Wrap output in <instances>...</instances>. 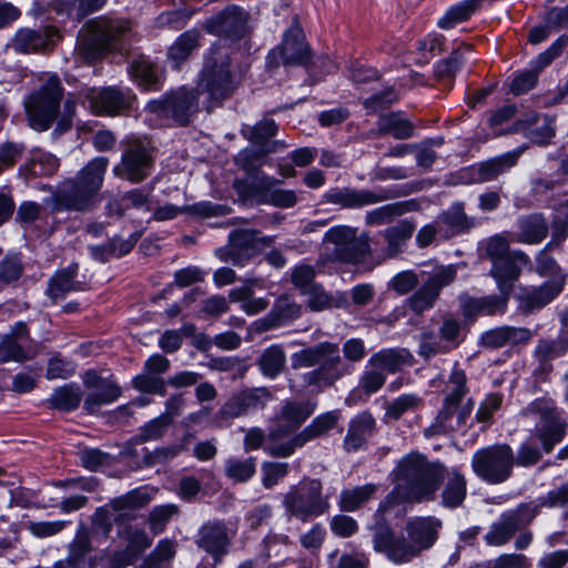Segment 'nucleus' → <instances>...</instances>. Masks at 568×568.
I'll return each mask as SVG.
<instances>
[{
  "instance_id": "nucleus-1",
  "label": "nucleus",
  "mask_w": 568,
  "mask_h": 568,
  "mask_svg": "<svg viewBox=\"0 0 568 568\" xmlns=\"http://www.w3.org/2000/svg\"><path fill=\"white\" fill-rule=\"evenodd\" d=\"M343 355L338 344L322 342L305 347L291 356L293 369L315 367L303 375L305 385L318 389L332 387L344 376L351 375L354 367L351 363L361 362L366 355L365 344L361 338H351L343 344Z\"/></svg>"
},
{
  "instance_id": "nucleus-2",
  "label": "nucleus",
  "mask_w": 568,
  "mask_h": 568,
  "mask_svg": "<svg viewBox=\"0 0 568 568\" xmlns=\"http://www.w3.org/2000/svg\"><path fill=\"white\" fill-rule=\"evenodd\" d=\"M394 477L395 487L381 504L377 510L381 514L399 501L433 500L445 477V467L440 463L428 462L418 453H412L398 462Z\"/></svg>"
},
{
  "instance_id": "nucleus-3",
  "label": "nucleus",
  "mask_w": 568,
  "mask_h": 568,
  "mask_svg": "<svg viewBox=\"0 0 568 568\" xmlns=\"http://www.w3.org/2000/svg\"><path fill=\"white\" fill-rule=\"evenodd\" d=\"M132 32L130 21L121 18L100 17L87 22L80 30L74 55L91 63L111 51L121 49Z\"/></svg>"
},
{
  "instance_id": "nucleus-4",
  "label": "nucleus",
  "mask_w": 568,
  "mask_h": 568,
  "mask_svg": "<svg viewBox=\"0 0 568 568\" xmlns=\"http://www.w3.org/2000/svg\"><path fill=\"white\" fill-rule=\"evenodd\" d=\"M240 83L232 69L230 49L215 43L205 58L201 72V85L215 101L229 99Z\"/></svg>"
},
{
  "instance_id": "nucleus-5",
  "label": "nucleus",
  "mask_w": 568,
  "mask_h": 568,
  "mask_svg": "<svg viewBox=\"0 0 568 568\" xmlns=\"http://www.w3.org/2000/svg\"><path fill=\"white\" fill-rule=\"evenodd\" d=\"M283 506L290 517L308 523L328 513L329 500L320 480L304 478L284 494Z\"/></svg>"
},
{
  "instance_id": "nucleus-6",
  "label": "nucleus",
  "mask_w": 568,
  "mask_h": 568,
  "mask_svg": "<svg viewBox=\"0 0 568 568\" xmlns=\"http://www.w3.org/2000/svg\"><path fill=\"white\" fill-rule=\"evenodd\" d=\"M63 88L58 77H50L24 101L29 124L37 131L48 130L57 119Z\"/></svg>"
},
{
  "instance_id": "nucleus-7",
  "label": "nucleus",
  "mask_w": 568,
  "mask_h": 568,
  "mask_svg": "<svg viewBox=\"0 0 568 568\" xmlns=\"http://www.w3.org/2000/svg\"><path fill=\"white\" fill-rule=\"evenodd\" d=\"M523 414L535 420V436L541 442L546 453L560 443L566 434L567 424L551 398H537Z\"/></svg>"
},
{
  "instance_id": "nucleus-8",
  "label": "nucleus",
  "mask_w": 568,
  "mask_h": 568,
  "mask_svg": "<svg viewBox=\"0 0 568 568\" xmlns=\"http://www.w3.org/2000/svg\"><path fill=\"white\" fill-rule=\"evenodd\" d=\"M199 111L197 93L193 89L179 88L145 105L150 116L172 121L176 125H186Z\"/></svg>"
},
{
  "instance_id": "nucleus-9",
  "label": "nucleus",
  "mask_w": 568,
  "mask_h": 568,
  "mask_svg": "<svg viewBox=\"0 0 568 568\" xmlns=\"http://www.w3.org/2000/svg\"><path fill=\"white\" fill-rule=\"evenodd\" d=\"M515 455L507 444H496L478 449L471 457V469L481 480L497 485L513 474Z\"/></svg>"
},
{
  "instance_id": "nucleus-10",
  "label": "nucleus",
  "mask_w": 568,
  "mask_h": 568,
  "mask_svg": "<svg viewBox=\"0 0 568 568\" xmlns=\"http://www.w3.org/2000/svg\"><path fill=\"white\" fill-rule=\"evenodd\" d=\"M101 182L102 180H70L59 190L51 192L43 202L52 205L55 211H89L98 202Z\"/></svg>"
},
{
  "instance_id": "nucleus-11",
  "label": "nucleus",
  "mask_w": 568,
  "mask_h": 568,
  "mask_svg": "<svg viewBox=\"0 0 568 568\" xmlns=\"http://www.w3.org/2000/svg\"><path fill=\"white\" fill-rule=\"evenodd\" d=\"M324 242L332 244V255L345 263H358L368 254L369 245L366 235L357 236L356 230L349 226H336L328 230Z\"/></svg>"
},
{
  "instance_id": "nucleus-12",
  "label": "nucleus",
  "mask_w": 568,
  "mask_h": 568,
  "mask_svg": "<svg viewBox=\"0 0 568 568\" xmlns=\"http://www.w3.org/2000/svg\"><path fill=\"white\" fill-rule=\"evenodd\" d=\"M371 530L374 550L384 554L392 562L406 564L419 556V547L414 546L404 536L395 535L388 525L377 523Z\"/></svg>"
},
{
  "instance_id": "nucleus-13",
  "label": "nucleus",
  "mask_w": 568,
  "mask_h": 568,
  "mask_svg": "<svg viewBox=\"0 0 568 568\" xmlns=\"http://www.w3.org/2000/svg\"><path fill=\"white\" fill-rule=\"evenodd\" d=\"M250 13L237 6H229L216 16L207 19L204 29L221 40L236 42L250 32Z\"/></svg>"
},
{
  "instance_id": "nucleus-14",
  "label": "nucleus",
  "mask_w": 568,
  "mask_h": 568,
  "mask_svg": "<svg viewBox=\"0 0 568 568\" xmlns=\"http://www.w3.org/2000/svg\"><path fill=\"white\" fill-rule=\"evenodd\" d=\"M234 186L244 200L255 203L280 207H291L296 203L293 191L283 190L268 180H235Z\"/></svg>"
},
{
  "instance_id": "nucleus-15",
  "label": "nucleus",
  "mask_w": 568,
  "mask_h": 568,
  "mask_svg": "<svg viewBox=\"0 0 568 568\" xmlns=\"http://www.w3.org/2000/svg\"><path fill=\"white\" fill-rule=\"evenodd\" d=\"M315 410V404L287 399L275 414L267 437L276 442L297 429Z\"/></svg>"
},
{
  "instance_id": "nucleus-16",
  "label": "nucleus",
  "mask_w": 568,
  "mask_h": 568,
  "mask_svg": "<svg viewBox=\"0 0 568 568\" xmlns=\"http://www.w3.org/2000/svg\"><path fill=\"white\" fill-rule=\"evenodd\" d=\"M273 398L266 387L245 388L233 394L220 408L217 415L224 420L239 418L263 409Z\"/></svg>"
},
{
  "instance_id": "nucleus-17",
  "label": "nucleus",
  "mask_w": 568,
  "mask_h": 568,
  "mask_svg": "<svg viewBox=\"0 0 568 568\" xmlns=\"http://www.w3.org/2000/svg\"><path fill=\"white\" fill-rule=\"evenodd\" d=\"M413 187L387 189V190H351L337 189L326 194L328 202L339 204L344 207H362L365 205L382 202L388 199L405 196L414 192Z\"/></svg>"
},
{
  "instance_id": "nucleus-18",
  "label": "nucleus",
  "mask_w": 568,
  "mask_h": 568,
  "mask_svg": "<svg viewBox=\"0 0 568 568\" xmlns=\"http://www.w3.org/2000/svg\"><path fill=\"white\" fill-rule=\"evenodd\" d=\"M456 278V267L448 265L438 268L427 281L408 298L410 310L420 314L434 306L440 291Z\"/></svg>"
},
{
  "instance_id": "nucleus-19",
  "label": "nucleus",
  "mask_w": 568,
  "mask_h": 568,
  "mask_svg": "<svg viewBox=\"0 0 568 568\" xmlns=\"http://www.w3.org/2000/svg\"><path fill=\"white\" fill-rule=\"evenodd\" d=\"M310 58V48L305 42L302 28L294 23L284 33L282 43L268 54L272 64H304Z\"/></svg>"
},
{
  "instance_id": "nucleus-20",
  "label": "nucleus",
  "mask_w": 568,
  "mask_h": 568,
  "mask_svg": "<svg viewBox=\"0 0 568 568\" xmlns=\"http://www.w3.org/2000/svg\"><path fill=\"white\" fill-rule=\"evenodd\" d=\"M474 403L469 399L464 405L446 404L435 417L434 423L424 429L426 437L446 435L462 429L470 416Z\"/></svg>"
},
{
  "instance_id": "nucleus-21",
  "label": "nucleus",
  "mask_w": 568,
  "mask_h": 568,
  "mask_svg": "<svg viewBox=\"0 0 568 568\" xmlns=\"http://www.w3.org/2000/svg\"><path fill=\"white\" fill-rule=\"evenodd\" d=\"M87 98L91 110L98 115L120 114L131 106L133 100V97L129 93H124L114 87L89 89Z\"/></svg>"
},
{
  "instance_id": "nucleus-22",
  "label": "nucleus",
  "mask_w": 568,
  "mask_h": 568,
  "mask_svg": "<svg viewBox=\"0 0 568 568\" xmlns=\"http://www.w3.org/2000/svg\"><path fill=\"white\" fill-rule=\"evenodd\" d=\"M257 233L252 230H239L230 234V242L226 247H220L215 255L222 262H231L236 266H242L248 261L257 250Z\"/></svg>"
},
{
  "instance_id": "nucleus-23",
  "label": "nucleus",
  "mask_w": 568,
  "mask_h": 568,
  "mask_svg": "<svg viewBox=\"0 0 568 568\" xmlns=\"http://www.w3.org/2000/svg\"><path fill=\"white\" fill-rule=\"evenodd\" d=\"M196 546L212 556L215 564L221 562L227 554L231 537L222 521H207L199 529L195 537Z\"/></svg>"
},
{
  "instance_id": "nucleus-24",
  "label": "nucleus",
  "mask_w": 568,
  "mask_h": 568,
  "mask_svg": "<svg viewBox=\"0 0 568 568\" xmlns=\"http://www.w3.org/2000/svg\"><path fill=\"white\" fill-rule=\"evenodd\" d=\"M153 159L150 149L140 140H130L122 154L121 165L114 169L115 174H129L132 178H145L151 173Z\"/></svg>"
},
{
  "instance_id": "nucleus-25",
  "label": "nucleus",
  "mask_w": 568,
  "mask_h": 568,
  "mask_svg": "<svg viewBox=\"0 0 568 568\" xmlns=\"http://www.w3.org/2000/svg\"><path fill=\"white\" fill-rule=\"evenodd\" d=\"M530 263L529 256L523 251H513L508 256L491 264L490 275L495 278L499 292L509 295L521 268Z\"/></svg>"
},
{
  "instance_id": "nucleus-26",
  "label": "nucleus",
  "mask_w": 568,
  "mask_h": 568,
  "mask_svg": "<svg viewBox=\"0 0 568 568\" xmlns=\"http://www.w3.org/2000/svg\"><path fill=\"white\" fill-rule=\"evenodd\" d=\"M302 314V307L287 295L280 296L272 310L263 318L255 322L258 332L287 325L297 320Z\"/></svg>"
},
{
  "instance_id": "nucleus-27",
  "label": "nucleus",
  "mask_w": 568,
  "mask_h": 568,
  "mask_svg": "<svg viewBox=\"0 0 568 568\" xmlns=\"http://www.w3.org/2000/svg\"><path fill=\"white\" fill-rule=\"evenodd\" d=\"M91 550L90 534L84 525H81L69 546L67 559L58 561L54 568H93Z\"/></svg>"
},
{
  "instance_id": "nucleus-28",
  "label": "nucleus",
  "mask_w": 568,
  "mask_h": 568,
  "mask_svg": "<svg viewBox=\"0 0 568 568\" xmlns=\"http://www.w3.org/2000/svg\"><path fill=\"white\" fill-rule=\"evenodd\" d=\"M376 422L368 412H362L353 417L348 424L347 434L343 446L347 453L357 452L363 448L367 439L374 434Z\"/></svg>"
},
{
  "instance_id": "nucleus-29",
  "label": "nucleus",
  "mask_w": 568,
  "mask_h": 568,
  "mask_svg": "<svg viewBox=\"0 0 568 568\" xmlns=\"http://www.w3.org/2000/svg\"><path fill=\"white\" fill-rule=\"evenodd\" d=\"M29 339L28 328L19 322L12 329V335L6 336L0 342V363L8 361L24 362L32 357L30 348L24 342Z\"/></svg>"
},
{
  "instance_id": "nucleus-30",
  "label": "nucleus",
  "mask_w": 568,
  "mask_h": 568,
  "mask_svg": "<svg viewBox=\"0 0 568 568\" xmlns=\"http://www.w3.org/2000/svg\"><path fill=\"white\" fill-rule=\"evenodd\" d=\"M565 280V275H560L539 287L521 288L519 300L523 301L529 310L544 307L562 291Z\"/></svg>"
},
{
  "instance_id": "nucleus-31",
  "label": "nucleus",
  "mask_w": 568,
  "mask_h": 568,
  "mask_svg": "<svg viewBox=\"0 0 568 568\" xmlns=\"http://www.w3.org/2000/svg\"><path fill=\"white\" fill-rule=\"evenodd\" d=\"M440 521L430 517H417L408 520L405 530L414 546L419 547V554L433 546L437 539Z\"/></svg>"
},
{
  "instance_id": "nucleus-32",
  "label": "nucleus",
  "mask_w": 568,
  "mask_h": 568,
  "mask_svg": "<svg viewBox=\"0 0 568 568\" xmlns=\"http://www.w3.org/2000/svg\"><path fill=\"white\" fill-rule=\"evenodd\" d=\"M517 226L519 232L514 241L523 244H539L548 234L547 221L540 213L520 216L517 220Z\"/></svg>"
},
{
  "instance_id": "nucleus-33",
  "label": "nucleus",
  "mask_w": 568,
  "mask_h": 568,
  "mask_svg": "<svg viewBox=\"0 0 568 568\" xmlns=\"http://www.w3.org/2000/svg\"><path fill=\"white\" fill-rule=\"evenodd\" d=\"M412 361L413 356L407 349L386 348L373 354L368 359V366H376L386 375L410 366Z\"/></svg>"
},
{
  "instance_id": "nucleus-34",
  "label": "nucleus",
  "mask_w": 568,
  "mask_h": 568,
  "mask_svg": "<svg viewBox=\"0 0 568 568\" xmlns=\"http://www.w3.org/2000/svg\"><path fill=\"white\" fill-rule=\"evenodd\" d=\"M78 264H71L65 268L59 270L50 278L47 293L52 300L64 297L69 292H79L84 290L83 283L77 281Z\"/></svg>"
},
{
  "instance_id": "nucleus-35",
  "label": "nucleus",
  "mask_w": 568,
  "mask_h": 568,
  "mask_svg": "<svg viewBox=\"0 0 568 568\" xmlns=\"http://www.w3.org/2000/svg\"><path fill=\"white\" fill-rule=\"evenodd\" d=\"M52 33V29H21L16 33L11 47L14 51L21 53L44 50L50 42Z\"/></svg>"
},
{
  "instance_id": "nucleus-36",
  "label": "nucleus",
  "mask_w": 568,
  "mask_h": 568,
  "mask_svg": "<svg viewBox=\"0 0 568 568\" xmlns=\"http://www.w3.org/2000/svg\"><path fill=\"white\" fill-rule=\"evenodd\" d=\"M386 382V375L376 366H365V369L358 378L357 386L351 392V400H366L373 394L377 393Z\"/></svg>"
},
{
  "instance_id": "nucleus-37",
  "label": "nucleus",
  "mask_w": 568,
  "mask_h": 568,
  "mask_svg": "<svg viewBox=\"0 0 568 568\" xmlns=\"http://www.w3.org/2000/svg\"><path fill=\"white\" fill-rule=\"evenodd\" d=\"M467 494L465 476L457 469L447 473L446 483L442 491V504L448 508L460 506Z\"/></svg>"
},
{
  "instance_id": "nucleus-38",
  "label": "nucleus",
  "mask_w": 568,
  "mask_h": 568,
  "mask_svg": "<svg viewBox=\"0 0 568 568\" xmlns=\"http://www.w3.org/2000/svg\"><path fill=\"white\" fill-rule=\"evenodd\" d=\"M201 33L197 30H187L183 32L174 43L169 48L168 59L174 68H179L199 47Z\"/></svg>"
},
{
  "instance_id": "nucleus-39",
  "label": "nucleus",
  "mask_w": 568,
  "mask_h": 568,
  "mask_svg": "<svg viewBox=\"0 0 568 568\" xmlns=\"http://www.w3.org/2000/svg\"><path fill=\"white\" fill-rule=\"evenodd\" d=\"M121 387L113 382L106 381L102 383L95 390L87 395L84 399V408L91 413H97L101 406L115 402L121 396Z\"/></svg>"
},
{
  "instance_id": "nucleus-40",
  "label": "nucleus",
  "mask_w": 568,
  "mask_h": 568,
  "mask_svg": "<svg viewBox=\"0 0 568 568\" xmlns=\"http://www.w3.org/2000/svg\"><path fill=\"white\" fill-rule=\"evenodd\" d=\"M415 224L408 220H402L396 225L387 227L382 232L387 242V253L390 256L402 252L403 246L413 235Z\"/></svg>"
},
{
  "instance_id": "nucleus-41",
  "label": "nucleus",
  "mask_w": 568,
  "mask_h": 568,
  "mask_svg": "<svg viewBox=\"0 0 568 568\" xmlns=\"http://www.w3.org/2000/svg\"><path fill=\"white\" fill-rule=\"evenodd\" d=\"M517 531L508 516L503 513L499 518L489 526L487 532L484 535V540L488 546L501 547L508 544Z\"/></svg>"
},
{
  "instance_id": "nucleus-42",
  "label": "nucleus",
  "mask_w": 568,
  "mask_h": 568,
  "mask_svg": "<svg viewBox=\"0 0 568 568\" xmlns=\"http://www.w3.org/2000/svg\"><path fill=\"white\" fill-rule=\"evenodd\" d=\"M378 134H392L395 139L403 140L413 136V124L399 113L382 115L377 122Z\"/></svg>"
},
{
  "instance_id": "nucleus-43",
  "label": "nucleus",
  "mask_w": 568,
  "mask_h": 568,
  "mask_svg": "<svg viewBox=\"0 0 568 568\" xmlns=\"http://www.w3.org/2000/svg\"><path fill=\"white\" fill-rule=\"evenodd\" d=\"M413 210H415V203L412 201L387 204L367 212L366 223L372 225L387 224L395 217Z\"/></svg>"
},
{
  "instance_id": "nucleus-44",
  "label": "nucleus",
  "mask_w": 568,
  "mask_h": 568,
  "mask_svg": "<svg viewBox=\"0 0 568 568\" xmlns=\"http://www.w3.org/2000/svg\"><path fill=\"white\" fill-rule=\"evenodd\" d=\"M130 75L144 89H151L158 82V69L146 57H139L131 62Z\"/></svg>"
},
{
  "instance_id": "nucleus-45",
  "label": "nucleus",
  "mask_w": 568,
  "mask_h": 568,
  "mask_svg": "<svg viewBox=\"0 0 568 568\" xmlns=\"http://www.w3.org/2000/svg\"><path fill=\"white\" fill-rule=\"evenodd\" d=\"M481 0H465L457 3L446 11L439 19L438 27L442 29H452L457 23L464 22L479 8Z\"/></svg>"
},
{
  "instance_id": "nucleus-46",
  "label": "nucleus",
  "mask_w": 568,
  "mask_h": 568,
  "mask_svg": "<svg viewBox=\"0 0 568 568\" xmlns=\"http://www.w3.org/2000/svg\"><path fill=\"white\" fill-rule=\"evenodd\" d=\"M286 355L281 345H272L260 357L258 365L262 373L271 378L276 377L284 368Z\"/></svg>"
},
{
  "instance_id": "nucleus-47",
  "label": "nucleus",
  "mask_w": 568,
  "mask_h": 568,
  "mask_svg": "<svg viewBox=\"0 0 568 568\" xmlns=\"http://www.w3.org/2000/svg\"><path fill=\"white\" fill-rule=\"evenodd\" d=\"M375 491L376 486L373 484L343 490L339 497V507L344 511H355L368 501Z\"/></svg>"
},
{
  "instance_id": "nucleus-48",
  "label": "nucleus",
  "mask_w": 568,
  "mask_h": 568,
  "mask_svg": "<svg viewBox=\"0 0 568 568\" xmlns=\"http://www.w3.org/2000/svg\"><path fill=\"white\" fill-rule=\"evenodd\" d=\"M82 398L80 387L74 384H68L57 388L50 397L52 407L70 412L78 408Z\"/></svg>"
},
{
  "instance_id": "nucleus-49",
  "label": "nucleus",
  "mask_w": 568,
  "mask_h": 568,
  "mask_svg": "<svg viewBox=\"0 0 568 568\" xmlns=\"http://www.w3.org/2000/svg\"><path fill=\"white\" fill-rule=\"evenodd\" d=\"M338 418L339 415L337 412H327L322 414L314 418L312 423L300 433V435L306 444L333 429L336 426Z\"/></svg>"
},
{
  "instance_id": "nucleus-50",
  "label": "nucleus",
  "mask_w": 568,
  "mask_h": 568,
  "mask_svg": "<svg viewBox=\"0 0 568 568\" xmlns=\"http://www.w3.org/2000/svg\"><path fill=\"white\" fill-rule=\"evenodd\" d=\"M568 351V336L559 335L555 339H540L534 351L535 357L545 363L562 356Z\"/></svg>"
},
{
  "instance_id": "nucleus-51",
  "label": "nucleus",
  "mask_w": 568,
  "mask_h": 568,
  "mask_svg": "<svg viewBox=\"0 0 568 568\" xmlns=\"http://www.w3.org/2000/svg\"><path fill=\"white\" fill-rule=\"evenodd\" d=\"M467 377L464 371L454 367L446 384V404L460 405L462 399L468 393Z\"/></svg>"
},
{
  "instance_id": "nucleus-52",
  "label": "nucleus",
  "mask_w": 568,
  "mask_h": 568,
  "mask_svg": "<svg viewBox=\"0 0 568 568\" xmlns=\"http://www.w3.org/2000/svg\"><path fill=\"white\" fill-rule=\"evenodd\" d=\"M464 53L460 49L454 50L446 59L438 61L435 65L434 74L438 81H453L456 73L463 67Z\"/></svg>"
},
{
  "instance_id": "nucleus-53",
  "label": "nucleus",
  "mask_w": 568,
  "mask_h": 568,
  "mask_svg": "<svg viewBox=\"0 0 568 568\" xmlns=\"http://www.w3.org/2000/svg\"><path fill=\"white\" fill-rule=\"evenodd\" d=\"M225 475L234 481H247L255 474V459L229 458L224 466Z\"/></svg>"
},
{
  "instance_id": "nucleus-54",
  "label": "nucleus",
  "mask_w": 568,
  "mask_h": 568,
  "mask_svg": "<svg viewBox=\"0 0 568 568\" xmlns=\"http://www.w3.org/2000/svg\"><path fill=\"white\" fill-rule=\"evenodd\" d=\"M541 507L544 506L538 498L535 501L520 504L515 509L505 511V514L508 516L516 529L520 530L534 520V518L539 514Z\"/></svg>"
},
{
  "instance_id": "nucleus-55",
  "label": "nucleus",
  "mask_w": 568,
  "mask_h": 568,
  "mask_svg": "<svg viewBox=\"0 0 568 568\" xmlns=\"http://www.w3.org/2000/svg\"><path fill=\"white\" fill-rule=\"evenodd\" d=\"M437 223L445 224L453 233L464 232L471 226L460 203H455L447 211L443 212L437 217Z\"/></svg>"
},
{
  "instance_id": "nucleus-56",
  "label": "nucleus",
  "mask_w": 568,
  "mask_h": 568,
  "mask_svg": "<svg viewBox=\"0 0 568 568\" xmlns=\"http://www.w3.org/2000/svg\"><path fill=\"white\" fill-rule=\"evenodd\" d=\"M520 153V151H513L488 160L480 165L479 173L486 176L504 174L516 164Z\"/></svg>"
},
{
  "instance_id": "nucleus-57",
  "label": "nucleus",
  "mask_w": 568,
  "mask_h": 568,
  "mask_svg": "<svg viewBox=\"0 0 568 568\" xmlns=\"http://www.w3.org/2000/svg\"><path fill=\"white\" fill-rule=\"evenodd\" d=\"M420 402L422 399L414 394H404L386 404L385 417L397 420L405 413L417 408Z\"/></svg>"
},
{
  "instance_id": "nucleus-58",
  "label": "nucleus",
  "mask_w": 568,
  "mask_h": 568,
  "mask_svg": "<svg viewBox=\"0 0 568 568\" xmlns=\"http://www.w3.org/2000/svg\"><path fill=\"white\" fill-rule=\"evenodd\" d=\"M59 160L48 153L38 154L30 163L29 174L32 178L52 176L58 173Z\"/></svg>"
},
{
  "instance_id": "nucleus-59",
  "label": "nucleus",
  "mask_w": 568,
  "mask_h": 568,
  "mask_svg": "<svg viewBox=\"0 0 568 568\" xmlns=\"http://www.w3.org/2000/svg\"><path fill=\"white\" fill-rule=\"evenodd\" d=\"M135 389L149 393V394H158L164 396L166 393L165 381L161 376H156L146 372L143 368V372L135 376L132 381Z\"/></svg>"
},
{
  "instance_id": "nucleus-60",
  "label": "nucleus",
  "mask_w": 568,
  "mask_h": 568,
  "mask_svg": "<svg viewBox=\"0 0 568 568\" xmlns=\"http://www.w3.org/2000/svg\"><path fill=\"white\" fill-rule=\"evenodd\" d=\"M150 501L146 493L132 490L129 494L118 497L110 503L113 513H121L142 508Z\"/></svg>"
},
{
  "instance_id": "nucleus-61",
  "label": "nucleus",
  "mask_w": 568,
  "mask_h": 568,
  "mask_svg": "<svg viewBox=\"0 0 568 568\" xmlns=\"http://www.w3.org/2000/svg\"><path fill=\"white\" fill-rule=\"evenodd\" d=\"M170 425L169 419L160 415L141 426L136 440L139 443L159 440L164 436Z\"/></svg>"
},
{
  "instance_id": "nucleus-62",
  "label": "nucleus",
  "mask_w": 568,
  "mask_h": 568,
  "mask_svg": "<svg viewBox=\"0 0 568 568\" xmlns=\"http://www.w3.org/2000/svg\"><path fill=\"white\" fill-rule=\"evenodd\" d=\"M483 256L490 260L491 264L513 253L509 248V241L501 235L488 239L483 244Z\"/></svg>"
},
{
  "instance_id": "nucleus-63",
  "label": "nucleus",
  "mask_w": 568,
  "mask_h": 568,
  "mask_svg": "<svg viewBox=\"0 0 568 568\" xmlns=\"http://www.w3.org/2000/svg\"><path fill=\"white\" fill-rule=\"evenodd\" d=\"M235 163L246 174H252L263 165L264 152L255 148H247L236 155Z\"/></svg>"
},
{
  "instance_id": "nucleus-64",
  "label": "nucleus",
  "mask_w": 568,
  "mask_h": 568,
  "mask_svg": "<svg viewBox=\"0 0 568 568\" xmlns=\"http://www.w3.org/2000/svg\"><path fill=\"white\" fill-rule=\"evenodd\" d=\"M125 539L128 541L125 549L130 551V554H132L135 558L152 544V539L144 530L134 528L132 526L125 528Z\"/></svg>"
}]
</instances>
